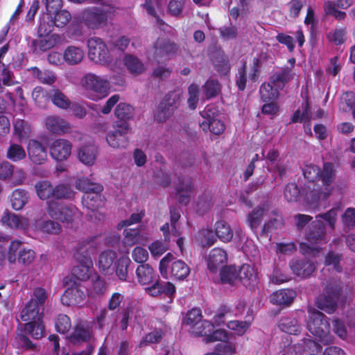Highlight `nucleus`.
Returning <instances> with one entry per match:
<instances>
[{
	"instance_id": "obj_1",
	"label": "nucleus",
	"mask_w": 355,
	"mask_h": 355,
	"mask_svg": "<svg viewBox=\"0 0 355 355\" xmlns=\"http://www.w3.org/2000/svg\"><path fill=\"white\" fill-rule=\"evenodd\" d=\"M338 211V209L332 208L315 216V220L311 223L306 233V239L308 243H300V250L302 254L315 256L320 251L321 248L318 245L327 243V230L324 222L325 221L331 230H334Z\"/></svg>"
},
{
	"instance_id": "obj_2",
	"label": "nucleus",
	"mask_w": 355,
	"mask_h": 355,
	"mask_svg": "<svg viewBox=\"0 0 355 355\" xmlns=\"http://www.w3.org/2000/svg\"><path fill=\"white\" fill-rule=\"evenodd\" d=\"M336 177V166L330 162L324 163L322 169H320L318 179L321 181L323 188L315 183L305 185L302 194L309 203H315L320 200L328 198L333 191V183Z\"/></svg>"
},
{
	"instance_id": "obj_3",
	"label": "nucleus",
	"mask_w": 355,
	"mask_h": 355,
	"mask_svg": "<svg viewBox=\"0 0 355 355\" xmlns=\"http://www.w3.org/2000/svg\"><path fill=\"white\" fill-rule=\"evenodd\" d=\"M96 244L93 239L83 241L76 249L74 257L78 264L72 270L78 279L85 281L88 279L93 270V261L91 254L95 252Z\"/></svg>"
},
{
	"instance_id": "obj_4",
	"label": "nucleus",
	"mask_w": 355,
	"mask_h": 355,
	"mask_svg": "<svg viewBox=\"0 0 355 355\" xmlns=\"http://www.w3.org/2000/svg\"><path fill=\"white\" fill-rule=\"evenodd\" d=\"M227 313L221 311L214 318V323L208 320L200 321L194 324L190 331L196 336L203 337V341L206 343L216 341L226 342L228 340V333L222 329L214 330V324L220 325L223 323Z\"/></svg>"
},
{
	"instance_id": "obj_5",
	"label": "nucleus",
	"mask_w": 355,
	"mask_h": 355,
	"mask_svg": "<svg viewBox=\"0 0 355 355\" xmlns=\"http://www.w3.org/2000/svg\"><path fill=\"white\" fill-rule=\"evenodd\" d=\"M35 258V252L26 248L24 243L18 239L10 241L8 247L0 243V263L8 261L11 264L18 262L23 266H29Z\"/></svg>"
},
{
	"instance_id": "obj_6",
	"label": "nucleus",
	"mask_w": 355,
	"mask_h": 355,
	"mask_svg": "<svg viewBox=\"0 0 355 355\" xmlns=\"http://www.w3.org/2000/svg\"><path fill=\"white\" fill-rule=\"evenodd\" d=\"M343 286L340 279H329L324 284L323 293L316 301L317 306L330 314L338 307V303L343 298Z\"/></svg>"
},
{
	"instance_id": "obj_7",
	"label": "nucleus",
	"mask_w": 355,
	"mask_h": 355,
	"mask_svg": "<svg viewBox=\"0 0 355 355\" xmlns=\"http://www.w3.org/2000/svg\"><path fill=\"white\" fill-rule=\"evenodd\" d=\"M80 84L93 101L106 97L111 89V83L107 77L94 73H86L81 78Z\"/></svg>"
},
{
	"instance_id": "obj_8",
	"label": "nucleus",
	"mask_w": 355,
	"mask_h": 355,
	"mask_svg": "<svg viewBox=\"0 0 355 355\" xmlns=\"http://www.w3.org/2000/svg\"><path fill=\"white\" fill-rule=\"evenodd\" d=\"M307 328L323 344L327 345L332 342L327 317L320 311H313L310 313Z\"/></svg>"
},
{
	"instance_id": "obj_9",
	"label": "nucleus",
	"mask_w": 355,
	"mask_h": 355,
	"mask_svg": "<svg viewBox=\"0 0 355 355\" xmlns=\"http://www.w3.org/2000/svg\"><path fill=\"white\" fill-rule=\"evenodd\" d=\"M47 212L49 215L67 225L71 224L76 219L80 216L78 209L72 205H62L55 200L48 202Z\"/></svg>"
},
{
	"instance_id": "obj_10",
	"label": "nucleus",
	"mask_w": 355,
	"mask_h": 355,
	"mask_svg": "<svg viewBox=\"0 0 355 355\" xmlns=\"http://www.w3.org/2000/svg\"><path fill=\"white\" fill-rule=\"evenodd\" d=\"M181 97L180 90L168 92L160 102L155 113V119L159 122H163L169 119L179 107Z\"/></svg>"
},
{
	"instance_id": "obj_11",
	"label": "nucleus",
	"mask_w": 355,
	"mask_h": 355,
	"mask_svg": "<svg viewBox=\"0 0 355 355\" xmlns=\"http://www.w3.org/2000/svg\"><path fill=\"white\" fill-rule=\"evenodd\" d=\"M88 57L96 64L107 65L112 61L110 52L102 39L96 37L87 40Z\"/></svg>"
},
{
	"instance_id": "obj_12",
	"label": "nucleus",
	"mask_w": 355,
	"mask_h": 355,
	"mask_svg": "<svg viewBox=\"0 0 355 355\" xmlns=\"http://www.w3.org/2000/svg\"><path fill=\"white\" fill-rule=\"evenodd\" d=\"M174 257L172 254L168 253L159 262V272L161 275L168 278V268L171 265V274L177 279H184L190 273V268L182 260L174 261Z\"/></svg>"
},
{
	"instance_id": "obj_13",
	"label": "nucleus",
	"mask_w": 355,
	"mask_h": 355,
	"mask_svg": "<svg viewBox=\"0 0 355 355\" xmlns=\"http://www.w3.org/2000/svg\"><path fill=\"white\" fill-rule=\"evenodd\" d=\"M114 130L106 136L108 145L114 148H125L129 144L128 135L131 132L130 123L127 121H115Z\"/></svg>"
},
{
	"instance_id": "obj_14",
	"label": "nucleus",
	"mask_w": 355,
	"mask_h": 355,
	"mask_svg": "<svg viewBox=\"0 0 355 355\" xmlns=\"http://www.w3.org/2000/svg\"><path fill=\"white\" fill-rule=\"evenodd\" d=\"M178 50L177 44L167 37H159L150 51L153 59L158 63L171 59Z\"/></svg>"
},
{
	"instance_id": "obj_15",
	"label": "nucleus",
	"mask_w": 355,
	"mask_h": 355,
	"mask_svg": "<svg viewBox=\"0 0 355 355\" xmlns=\"http://www.w3.org/2000/svg\"><path fill=\"white\" fill-rule=\"evenodd\" d=\"M109 11L103 8L89 7L82 12V21L91 29H99L105 26L108 20Z\"/></svg>"
},
{
	"instance_id": "obj_16",
	"label": "nucleus",
	"mask_w": 355,
	"mask_h": 355,
	"mask_svg": "<svg viewBox=\"0 0 355 355\" xmlns=\"http://www.w3.org/2000/svg\"><path fill=\"white\" fill-rule=\"evenodd\" d=\"M28 158L37 165L43 164L47 160L46 147L35 139H30L27 145Z\"/></svg>"
},
{
	"instance_id": "obj_17",
	"label": "nucleus",
	"mask_w": 355,
	"mask_h": 355,
	"mask_svg": "<svg viewBox=\"0 0 355 355\" xmlns=\"http://www.w3.org/2000/svg\"><path fill=\"white\" fill-rule=\"evenodd\" d=\"M71 142L64 139L54 140L49 146L51 157L57 161L66 160L71 153Z\"/></svg>"
},
{
	"instance_id": "obj_18",
	"label": "nucleus",
	"mask_w": 355,
	"mask_h": 355,
	"mask_svg": "<svg viewBox=\"0 0 355 355\" xmlns=\"http://www.w3.org/2000/svg\"><path fill=\"white\" fill-rule=\"evenodd\" d=\"M93 335L92 326L87 321H81L78 323L69 336L70 343L76 345L89 341Z\"/></svg>"
},
{
	"instance_id": "obj_19",
	"label": "nucleus",
	"mask_w": 355,
	"mask_h": 355,
	"mask_svg": "<svg viewBox=\"0 0 355 355\" xmlns=\"http://www.w3.org/2000/svg\"><path fill=\"white\" fill-rule=\"evenodd\" d=\"M142 227L137 229L128 228L123 231V243L125 246L132 247L136 244L144 245L148 241V234L144 231Z\"/></svg>"
},
{
	"instance_id": "obj_20",
	"label": "nucleus",
	"mask_w": 355,
	"mask_h": 355,
	"mask_svg": "<svg viewBox=\"0 0 355 355\" xmlns=\"http://www.w3.org/2000/svg\"><path fill=\"white\" fill-rule=\"evenodd\" d=\"M227 261L226 252L221 248L212 249L207 259L208 269L211 272H216L218 269L223 268Z\"/></svg>"
},
{
	"instance_id": "obj_21",
	"label": "nucleus",
	"mask_w": 355,
	"mask_h": 355,
	"mask_svg": "<svg viewBox=\"0 0 355 355\" xmlns=\"http://www.w3.org/2000/svg\"><path fill=\"white\" fill-rule=\"evenodd\" d=\"M1 221L9 228L17 230H26L30 225L27 218L17 216L8 211L3 214Z\"/></svg>"
},
{
	"instance_id": "obj_22",
	"label": "nucleus",
	"mask_w": 355,
	"mask_h": 355,
	"mask_svg": "<svg viewBox=\"0 0 355 355\" xmlns=\"http://www.w3.org/2000/svg\"><path fill=\"white\" fill-rule=\"evenodd\" d=\"M289 266L295 275L302 278L309 277L315 269L313 263L306 259H293Z\"/></svg>"
},
{
	"instance_id": "obj_23",
	"label": "nucleus",
	"mask_w": 355,
	"mask_h": 355,
	"mask_svg": "<svg viewBox=\"0 0 355 355\" xmlns=\"http://www.w3.org/2000/svg\"><path fill=\"white\" fill-rule=\"evenodd\" d=\"M85 300L84 291L76 286L68 288L61 297L62 303L67 306L80 305Z\"/></svg>"
},
{
	"instance_id": "obj_24",
	"label": "nucleus",
	"mask_w": 355,
	"mask_h": 355,
	"mask_svg": "<svg viewBox=\"0 0 355 355\" xmlns=\"http://www.w3.org/2000/svg\"><path fill=\"white\" fill-rule=\"evenodd\" d=\"M103 191V187L101 184L93 186V189L85 192L83 196V202L87 207L94 210L103 205L101 192Z\"/></svg>"
},
{
	"instance_id": "obj_25",
	"label": "nucleus",
	"mask_w": 355,
	"mask_h": 355,
	"mask_svg": "<svg viewBox=\"0 0 355 355\" xmlns=\"http://www.w3.org/2000/svg\"><path fill=\"white\" fill-rule=\"evenodd\" d=\"M146 292L152 297H157L162 293L171 297L175 292V286L169 282H161L158 279L151 286L145 288Z\"/></svg>"
},
{
	"instance_id": "obj_26",
	"label": "nucleus",
	"mask_w": 355,
	"mask_h": 355,
	"mask_svg": "<svg viewBox=\"0 0 355 355\" xmlns=\"http://www.w3.org/2000/svg\"><path fill=\"white\" fill-rule=\"evenodd\" d=\"M279 327L282 331L293 335L298 334L302 330V325L293 313L283 316L279 322Z\"/></svg>"
},
{
	"instance_id": "obj_27",
	"label": "nucleus",
	"mask_w": 355,
	"mask_h": 355,
	"mask_svg": "<svg viewBox=\"0 0 355 355\" xmlns=\"http://www.w3.org/2000/svg\"><path fill=\"white\" fill-rule=\"evenodd\" d=\"M45 125L49 132L57 135L66 133L70 129L67 121L56 116H48L45 121Z\"/></svg>"
},
{
	"instance_id": "obj_28",
	"label": "nucleus",
	"mask_w": 355,
	"mask_h": 355,
	"mask_svg": "<svg viewBox=\"0 0 355 355\" xmlns=\"http://www.w3.org/2000/svg\"><path fill=\"white\" fill-rule=\"evenodd\" d=\"M97 155L98 148L92 143L80 147L78 151L79 160L87 166H92L95 163Z\"/></svg>"
},
{
	"instance_id": "obj_29",
	"label": "nucleus",
	"mask_w": 355,
	"mask_h": 355,
	"mask_svg": "<svg viewBox=\"0 0 355 355\" xmlns=\"http://www.w3.org/2000/svg\"><path fill=\"white\" fill-rule=\"evenodd\" d=\"M238 270L239 283H242L245 286H253L257 282V273L253 266L243 264Z\"/></svg>"
},
{
	"instance_id": "obj_30",
	"label": "nucleus",
	"mask_w": 355,
	"mask_h": 355,
	"mask_svg": "<svg viewBox=\"0 0 355 355\" xmlns=\"http://www.w3.org/2000/svg\"><path fill=\"white\" fill-rule=\"evenodd\" d=\"M44 310L37 305L28 301L21 311V318L25 322H31L42 320Z\"/></svg>"
},
{
	"instance_id": "obj_31",
	"label": "nucleus",
	"mask_w": 355,
	"mask_h": 355,
	"mask_svg": "<svg viewBox=\"0 0 355 355\" xmlns=\"http://www.w3.org/2000/svg\"><path fill=\"white\" fill-rule=\"evenodd\" d=\"M116 259V254L112 250L102 252L98 258L99 270L105 275L111 274L114 271L113 263Z\"/></svg>"
},
{
	"instance_id": "obj_32",
	"label": "nucleus",
	"mask_w": 355,
	"mask_h": 355,
	"mask_svg": "<svg viewBox=\"0 0 355 355\" xmlns=\"http://www.w3.org/2000/svg\"><path fill=\"white\" fill-rule=\"evenodd\" d=\"M296 296L292 289H282L273 293L270 296V302L277 305H289Z\"/></svg>"
},
{
	"instance_id": "obj_33",
	"label": "nucleus",
	"mask_w": 355,
	"mask_h": 355,
	"mask_svg": "<svg viewBox=\"0 0 355 355\" xmlns=\"http://www.w3.org/2000/svg\"><path fill=\"white\" fill-rule=\"evenodd\" d=\"M136 276L138 282L141 285L153 283L156 275L153 268L149 264H141L136 270Z\"/></svg>"
},
{
	"instance_id": "obj_34",
	"label": "nucleus",
	"mask_w": 355,
	"mask_h": 355,
	"mask_svg": "<svg viewBox=\"0 0 355 355\" xmlns=\"http://www.w3.org/2000/svg\"><path fill=\"white\" fill-rule=\"evenodd\" d=\"M193 189L192 181L189 178H182L179 179V183L177 185V192L179 202L187 205L189 201L190 192Z\"/></svg>"
},
{
	"instance_id": "obj_35",
	"label": "nucleus",
	"mask_w": 355,
	"mask_h": 355,
	"mask_svg": "<svg viewBox=\"0 0 355 355\" xmlns=\"http://www.w3.org/2000/svg\"><path fill=\"white\" fill-rule=\"evenodd\" d=\"M85 56L84 51L75 46H68L64 51L63 59L70 65H75L80 63Z\"/></svg>"
},
{
	"instance_id": "obj_36",
	"label": "nucleus",
	"mask_w": 355,
	"mask_h": 355,
	"mask_svg": "<svg viewBox=\"0 0 355 355\" xmlns=\"http://www.w3.org/2000/svg\"><path fill=\"white\" fill-rule=\"evenodd\" d=\"M30 195L28 192L24 189H17L13 191L10 196V202L12 207L19 211L28 202Z\"/></svg>"
},
{
	"instance_id": "obj_37",
	"label": "nucleus",
	"mask_w": 355,
	"mask_h": 355,
	"mask_svg": "<svg viewBox=\"0 0 355 355\" xmlns=\"http://www.w3.org/2000/svg\"><path fill=\"white\" fill-rule=\"evenodd\" d=\"M14 135L21 141L27 139L31 135L32 128L28 122L21 119H15L13 121Z\"/></svg>"
},
{
	"instance_id": "obj_38",
	"label": "nucleus",
	"mask_w": 355,
	"mask_h": 355,
	"mask_svg": "<svg viewBox=\"0 0 355 355\" xmlns=\"http://www.w3.org/2000/svg\"><path fill=\"white\" fill-rule=\"evenodd\" d=\"M215 234L221 241L230 242L233 238V230L225 220L217 221L215 224Z\"/></svg>"
},
{
	"instance_id": "obj_39",
	"label": "nucleus",
	"mask_w": 355,
	"mask_h": 355,
	"mask_svg": "<svg viewBox=\"0 0 355 355\" xmlns=\"http://www.w3.org/2000/svg\"><path fill=\"white\" fill-rule=\"evenodd\" d=\"M60 37L57 34L47 35L45 37L40 38L33 41L35 50L40 49L42 51H46L60 43Z\"/></svg>"
},
{
	"instance_id": "obj_40",
	"label": "nucleus",
	"mask_w": 355,
	"mask_h": 355,
	"mask_svg": "<svg viewBox=\"0 0 355 355\" xmlns=\"http://www.w3.org/2000/svg\"><path fill=\"white\" fill-rule=\"evenodd\" d=\"M220 275L223 283L230 285H236L239 283V270L234 266L224 267Z\"/></svg>"
},
{
	"instance_id": "obj_41",
	"label": "nucleus",
	"mask_w": 355,
	"mask_h": 355,
	"mask_svg": "<svg viewBox=\"0 0 355 355\" xmlns=\"http://www.w3.org/2000/svg\"><path fill=\"white\" fill-rule=\"evenodd\" d=\"M292 78L293 74L291 70L286 67L274 73L270 78V81L275 87L281 89L284 87V84L290 81Z\"/></svg>"
},
{
	"instance_id": "obj_42",
	"label": "nucleus",
	"mask_w": 355,
	"mask_h": 355,
	"mask_svg": "<svg viewBox=\"0 0 355 355\" xmlns=\"http://www.w3.org/2000/svg\"><path fill=\"white\" fill-rule=\"evenodd\" d=\"M123 63L128 71L132 74L138 75L145 70L141 61L132 55H126L123 58Z\"/></svg>"
},
{
	"instance_id": "obj_43",
	"label": "nucleus",
	"mask_w": 355,
	"mask_h": 355,
	"mask_svg": "<svg viewBox=\"0 0 355 355\" xmlns=\"http://www.w3.org/2000/svg\"><path fill=\"white\" fill-rule=\"evenodd\" d=\"M32 72L35 78H37L43 84L52 85L56 80L54 73L47 69H40L37 67H32L28 69Z\"/></svg>"
},
{
	"instance_id": "obj_44",
	"label": "nucleus",
	"mask_w": 355,
	"mask_h": 355,
	"mask_svg": "<svg viewBox=\"0 0 355 355\" xmlns=\"http://www.w3.org/2000/svg\"><path fill=\"white\" fill-rule=\"evenodd\" d=\"M24 331L26 334H30L35 339L42 338L44 331V326L42 320L26 323L24 324Z\"/></svg>"
},
{
	"instance_id": "obj_45",
	"label": "nucleus",
	"mask_w": 355,
	"mask_h": 355,
	"mask_svg": "<svg viewBox=\"0 0 355 355\" xmlns=\"http://www.w3.org/2000/svg\"><path fill=\"white\" fill-rule=\"evenodd\" d=\"M49 96L52 103L61 109H67L70 105L69 99L58 89H50Z\"/></svg>"
},
{
	"instance_id": "obj_46",
	"label": "nucleus",
	"mask_w": 355,
	"mask_h": 355,
	"mask_svg": "<svg viewBox=\"0 0 355 355\" xmlns=\"http://www.w3.org/2000/svg\"><path fill=\"white\" fill-rule=\"evenodd\" d=\"M117 121H127L134 117V108L126 103H120L116 105L114 111Z\"/></svg>"
},
{
	"instance_id": "obj_47",
	"label": "nucleus",
	"mask_w": 355,
	"mask_h": 355,
	"mask_svg": "<svg viewBox=\"0 0 355 355\" xmlns=\"http://www.w3.org/2000/svg\"><path fill=\"white\" fill-rule=\"evenodd\" d=\"M278 90L271 82L262 84L259 90L261 100L266 103L276 99L279 96Z\"/></svg>"
},
{
	"instance_id": "obj_48",
	"label": "nucleus",
	"mask_w": 355,
	"mask_h": 355,
	"mask_svg": "<svg viewBox=\"0 0 355 355\" xmlns=\"http://www.w3.org/2000/svg\"><path fill=\"white\" fill-rule=\"evenodd\" d=\"M200 126L204 132L209 130L214 135H220L225 130L223 123L218 117L211 121H203L200 123Z\"/></svg>"
},
{
	"instance_id": "obj_49",
	"label": "nucleus",
	"mask_w": 355,
	"mask_h": 355,
	"mask_svg": "<svg viewBox=\"0 0 355 355\" xmlns=\"http://www.w3.org/2000/svg\"><path fill=\"white\" fill-rule=\"evenodd\" d=\"M26 156L24 148L19 144H11L7 150V157L12 162L24 159Z\"/></svg>"
},
{
	"instance_id": "obj_50",
	"label": "nucleus",
	"mask_w": 355,
	"mask_h": 355,
	"mask_svg": "<svg viewBox=\"0 0 355 355\" xmlns=\"http://www.w3.org/2000/svg\"><path fill=\"white\" fill-rule=\"evenodd\" d=\"M35 189L38 197L42 200L53 197L54 188L48 181L39 182L35 184Z\"/></svg>"
},
{
	"instance_id": "obj_51",
	"label": "nucleus",
	"mask_w": 355,
	"mask_h": 355,
	"mask_svg": "<svg viewBox=\"0 0 355 355\" xmlns=\"http://www.w3.org/2000/svg\"><path fill=\"white\" fill-rule=\"evenodd\" d=\"M264 212L265 211L263 208L257 207L248 215V223L252 231H256L260 225Z\"/></svg>"
},
{
	"instance_id": "obj_52",
	"label": "nucleus",
	"mask_w": 355,
	"mask_h": 355,
	"mask_svg": "<svg viewBox=\"0 0 355 355\" xmlns=\"http://www.w3.org/2000/svg\"><path fill=\"white\" fill-rule=\"evenodd\" d=\"M47 300L48 293L46 289L37 287L34 289L31 298L29 301L44 310V306Z\"/></svg>"
},
{
	"instance_id": "obj_53",
	"label": "nucleus",
	"mask_w": 355,
	"mask_h": 355,
	"mask_svg": "<svg viewBox=\"0 0 355 355\" xmlns=\"http://www.w3.org/2000/svg\"><path fill=\"white\" fill-rule=\"evenodd\" d=\"M131 263L128 257H121L116 262V274L119 279L121 281H127L128 268Z\"/></svg>"
},
{
	"instance_id": "obj_54",
	"label": "nucleus",
	"mask_w": 355,
	"mask_h": 355,
	"mask_svg": "<svg viewBox=\"0 0 355 355\" xmlns=\"http://www.w3.org/2000/svg\"><path fill=\"white\" fill-rule=\"evenodd\" d=\"M32 97L37 106L44 107L50 99L49 92L46 91L42 87H36L33 92Z\"/></svg>"
},
{
	"instance_id": "obj_55",
	"label": "nucleus",
	"mask_w": 355,
	"mask_h": 355,
	"mask_svg": "<svg viewBox=\"0 0 355 355\" xmlns=\"http://www.w3.org/2000/svg\"><path fill=\"white\" fill-rule=\"evenodd\" d=\"M15 343L19 347H21L24 349L37 351V346L33 343L26 336L24 335L22 330L17 329Z\"/></svg>"
},
{
	"instance_id": "obj_56",
	"label": "nucleus",
	"mask_w": 355,
	"mask_h": 355,
	"mask_svg": "<svg viewBox=\"0 0 355 355\" xmlns=\"http://www.w3.org/2000/svg\"><path fill=\"white\" fill-rule=\"evenodd\" d=\"M324 10L326 15H331L338 21H343L347 17L345 12L338 10L336 4L330 1L324 2Z\"/></svg>"
},
{
	"instance_id": "obj_57",
	"label": "nucleus",
	"mask_w": 355,
	"mask_h": 355,
	"mask_svg": "<svg viewBox=\"0 0 355 355\" xmlns=\"http://www.w3.org/2000/svg\"><path fill=\"white\" fill-rule=\"evenodd\" d=\"M342 254L336 253L333 251H330L325 257L324 263L327 266H332L333 268L336 271L340 272L343 270V268L340 265V262L342 259Z\"/></svg>"
},
{
	"instance_id": "obj_58",
	"label": "nucleus",
	"mask_w": 355,
	"mask_h": 355,
	"mask_svg": "<svg viewBox=\"0 0 355 355\" xmlns=\"http://www.w3.org/2000/svg\"><path fill=\"white\" fill-rule=\"evenodd\" d=\"M347 31L345 28H336L328 33V39L330 42L339 45L346 40Z\"/></svg>"
},
{
	"instance_id": "obj_59",
	"label": "nucleus",
	"mask_w": 355,
	"mask_h": 355,
	"mask_svg": "<svg viewBox=\"0 0 355 355\" xmlns=\"http://www.w3.org/2000/svg\"><path fill=\"white\" fill-rule=\"evenodd\" d=\"M301 194L297 186L294 183L288 184L284 192V196L288 202H296Z\"/></svg>"
},
{
	"instance_id": "obj_60",
	"label": "nucleus",
	"mask_w": 355,
	"mask_h": 355,
	"mask_svg": "<svg viewBox=\"0 0 355 355\" xmlns=\"http://www.w3.org/2000/svg\"><path fill=\"white\" fill-rule=\"evenodd\" d=\"M53 14H55V16L52 22L57 27L64 26L71 19V14L65 10H57Z\"/></svg>"
},
{
	"instance_id": "obj_61",
	"label": "nucleus",
	"mask_w": 355,
	"mask_h": 355,
	"mask_svg": "<svg viewBox=\"0 0 355 355\" xmlns=\"http://www.w3.org/2000/svg\"><path fill=\"white\" fill-rule=\"evenodd\" d=\"M250 325V323L249 322L239 320H230L227 324V327L230 329L234 331L239 336L244 334Z\"/></svg>"
},
{
	"instance_id": "obj_62",
	"label": "nucleus",
	"mask_w": 355,
	"mask_h": 355,
	"mask_svg": "<svg viewBox=\"0 0 355 355\" xmlns=\"http://www.w3.org/2000/svg\"><path fill=\"white\" fill-rule=\"evenodd\" d=\"M0 81L3 86H11L15 84L14 75L4 64L0 67Z\"/></svg>"
},
{
	"instance_id": "obj_63",
	"label": "nucleus",
	"mask_w": 355,
	"mask_h": 355,
	"mask_svg": "<svg viewBox=\"0 0 355 355\" xmlns=\"http://www.w3.org/2000/svg\"><path fill=\"white\" fill-rule=\"evenodd\" d=\"M55 329L60 334H65L71 328L70 318L64 314H60L55 320Z\"/></svg>"
},
{
	"instance_id": "obj_64",
	"label": "nucleus",
	"mask_w": 355,
	"mask_h": 355,
	"mask_svg": "<svg viewBox=\"0 0 355 355\" xmlns=\"http://www.w3.org/2000/svg\"><path fill=\"white\" fill-rule=\"evenodd\" d=\"M342 220L345 228L353 229L355 227V208H347L342 216Z\"/></svg>"
}]
</instances>
